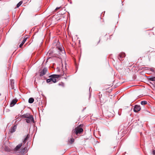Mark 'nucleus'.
Wrapping results in <instances>:
<instances>
[{
	"label": "nucleus",
	"instance_id": "f257e3e1",
	"mask_svg": "<svg viewBox=\"0 0 155 155\" xmlns=\"http://www.w3.org/2000/svg\"><path fill=\"white\" fill-rule=\"evenodd\" d=\"M47 69L46 68H44L43 69L39 71L40 76L42 77L47 73L48 75V78H59V75L56 74L49 75V74L47 73Z\"/></svg>",
	"mask_w": 155,
	"mask_h": 155
},
{
	"label": "nucleus",
	"instance_id": "f03ea898",
	"mask_svg": "<svg viewBox=\"0 0 155 155\" xmlns=\"http://www.w3.org/2000/svg\"><path fill=\"white\" fill-rule=\"evenodd\" d=\"M57 48L58 50L59 54L62 56L65 55V52L63 47L62 46H60L57 47Z\"/></svg>",
	"mask_w": 155,
	"mask_h": 155
},
{
	"label": "nucleus",
	"instance_id": "7ed1b4c3",
	"mask_svg": "<svg viewBox=\"0 0 155 155\" xmlns=\"http://www.w3.org/2000/svg\"><path fill=\"white\" fill-rule=\"evenodd\" d=\"M83 130L82 128H81L79 127H78L76 128L75 130H73L72 131V133H74L75 132L76 134L78 135V134H81L83 131Z\"/></svg>",
	"mask_w": 155,
	"mask_h": 155
},
{
	"label": "nucleus",
	"instance_id": "20e7f679",
	"mask_svg": "<svg viewBox=\"0 0 155 155\" xmlns=\"http://www.w3.org/2000/svg\"><path fill=\"white\" fill-rule=\"evenodd\" d=\"M25 120L26 122L28 123H30L31 122H34V120L32 115H31V116L29 117L26 118Z\"/></svg>",
	"mask_w": 155,
	"mask_h": 155
},
{
	"label": "nucleus",
	"instance_id": "39448f33",
	"mask_svg": "<svg viewBox=\"0 0 155 155\" xmlns=\"http://www.w3.org/2000/svg\"><path fill=\"white\" fill-rule=\"evenodd\" d=\"M140 106L139 105H136L134 108V111L135 112H137L140 110Z\"/></svg>",
	"mask_w": 155,
	"mask_h": 155
},
{
	"label": "nucleus",
	"instance_id": "423d86ee",
	"mask_svg": "<svg viewBox=\"0 0 155 155\" xmlns=\"http://www.w3.org/2000/svg\"><path fill=\"white\" fill-rule=\"evenodd\" d=\"M125 56V55L124 53H120L119 55L118 58L120 61L123 60V58H124Z\"/></svg>",
	"mask_w": 155,
	"mask_h": 155
},
{
	"label": "nucleus",
	"instance_id": "0eeeda50",
	"mask_svg": "<svg viewBox=\"0 0 155 155\" xmlns=\"http://www.w3.org/2000/svg\"><path fill=\"white\" fill-rule=\"evenodd\" d=\"M14 80L13 79L10 80V84L11 85V87L12 89H14Z\"/></svg>",
	"mask_w": 155,
	"mask_h": 155
},
{
	"label": "nucleus",
	"instance_id": "6e6552de",
	"mask_svg": "<svg viewBox=\"0 0 155 155\" xmlns=\"http://www.w3.org/2000/svg\"><path fill=\"white\" fill-rule=\"evenodd\" d=\"M16 129V126L15 125L14 127H12L11 129H10V132L11 133H12L14 132Z\"/></svg>",
	"mask_w": 155,
	"mask_h": 155
},
{
	"label": "nucleus",
	"instance_id": "1a4fd4ad",
	"mask_svg": "<svg viewBox=\"0 0 155 155\" xmlns=\"http://www.w3.org/2000/svg\"><path fill=\"white\" fill-rule=\"evenodd\" d=\"M17 100L16 99H14L11 102L10 105L11 106H14L16 103L17 102Z\"/></svg>",
	"mask_w": 155,
	"mask_h": 155
},
{
	"label": "nucleus",
	"instance_id": "9d476101",
	"mask_svg": "<svg viewBox=\"0 0 155 155\" xmlns=\"http://www.w3.org/2000/svg\"><path fill=\"white\" fill-rule=\"evenodd\" d=\"M31 115L27 113L26 114H25L24 115H23L22 116V117L25 118H27L30 116H31Z\"/></svg>",
	"mask_w": 155,
	"mask_h": 155
},
{
	"label": "nucleus",
	"instance_id": "9b49d317",
	"mask_svg": "<svg viewBox=\"0 0 155 155\" xmlns=\"http://www.w3.org/2000/svg\"><path fill=\"white\" fill-rule=\"evenodd\" d=\"M22 145V143H21L19 144L18 145H17L16 146V147H15V150H18V149H19L21 147Z\"/></svg>",
	"mask_w": 155,
	"mask_h": 155
},
{
	"label": "nucleus",
	"instance_id": "f8f14e48",
	"mask_svg": "<svg viewBox=\"0 0 155 155\" xmlns=\"http://www.w3.org/2000/svg\"><path fill=\"white\" fill-rule=\"evenodd\" d=\"M26 40H27V38H24V40L22 41V42L21 44L19 45V47L20 48H21L22 47V46H23V45L24 44L25 41H26Z\"/></svg>",
	"mask_w": 155,
	"mask_h": 155
},
{
	"label": "nucleus",
	"instance_id": "ddd939ff",
	"mask_svg": "<svg viewBox=\"0 0 155 155\" xmlns=\"http://www.w3.org/2000/svg\"><path fill=\"white\" fill-rule=\"evenodd\" d=\"M155 81V78H149L148 81L151 84H153L151 81Z\"/></svg>",
	"mask_w": 155,
	"mask_h": 155
},
{
	"label": "nucleus",
	"instance_id": "4468645a",
	"mask_svg": "<svg viewBox=\"0 0 155 155\" xmlns=\"http://www.w3.org/2000/svg\"><path fill=\"white\" fill-rule=\"evenodd\" d=\"M34 101V99L33 98H30L28 100V102L30 103H32Z\"/></svg>",
	"mask_w": 155,
	"mask_h": 155
},
{
	"label": "nucleus",
	"instance_id": "2eb2a0df",
	"mask_svg": "<svg viewBox=\"0 0 155 155\" xmlns=\"http://www.w3.org/2000/svg\"><path fill=\"white\" fill-rule=\"evenodd\" d=\"M22 3V1L20 2L17 5L16 7L17 8L19 7Z\"/></svg>",
	"mask_w": 155,
	"mask_h": 155
},
{
	"label": "nucleus",
	"instance_id": "dca6fc26",
	"mask_svg": "<svg viewBox=\"0 0 155 155\" xmlns=\"http://www.w3.org/2000/svg\"><path fill=\"white\" fill-rule=\"evenodd\" d=\"M147 102L146 101H141V105H145L147 104Z\"/></svg>",
	"mask_w": 155,
	"mask_h": 155
},
{
	"label": "nucleus",
	"instance_id": "f3484780",
	"mask_svg": "<svg viewBox=\"0 0 155 155\" xmlns=\"http://www.w3.org/2000/svg\"><path fill=\"white\" fill-rule=\"evenodd\" d=\"M47 82L48 83H52V80L51 78H50L47 80Z\"/></svg>",
	"mask_w": 155,
	"mask_h": 155
},
{
	"label": "nucleus",
	"instance_id": "a211bd4d",
	"mask_svg": "<svg viewBox=\"0 0 155 155\" xmlns=\"http://www.w3.org/2000/svg\"><path fill=\"white\" fill-rule=\"evenodd\" d=\"M51 79L52 82L55 83L56 82V78H51Z\"/></svg>",
	"mask_w": 155,
	"mask_h": 155
},
{
	"label": "nucleus",
	"instance_id": "6ab92c4d",
	"mask_svg": "<svg viewBox=\"0 0 155 155\" xmlns=\"http://www.w3.org/2000/svg\"><path fill=\"white\" fill-rule=\"evenodd\" d=\"M28 136H27L24 139V140L23 142L24 143H25L27 141V140L28 139Z\"/></svg>",
	"mask_w": 155,
	"mask_h": 155
},
{
	"label": "nucleus",
	"instance_id": "aec40b11",
	"mask_svg": "<svg viewBox=\"0 0 155 155\" xmlns=\"http://www.w3.org/2000/svg\"><path fill=\"white\" fill-rule=\"evenodd\" d=\"M5 150L7 151H10V149L8 147H5Z\"/></svg>",
	"mask_w": 155,
	"mask_h": 155
},
{
	"label": "nucleus",
	"instance_id": "412c9836",
	"mask_svg": "<svg viewBox=\"0 0 155 155\" xmlns=\"http://www.w3.org/2000/svg\"><path fill=\"white\" fill-rule=\"evenodd\" d=\"M26 149V147H24L23 149L22 150L21 152L22 153H24L25 152V150Z\"/></svg>",
	"mask_w": 155,
	"mask_h": 155
},
{
	"label": "nucleus",
	"instance_id": "4be33fe9",
	"mask_svg": "<svg viewBox=\"0 0 155 155\" xmlns=\"http://www.w3.org/2000/svg\"><path fill=\"white\" fill-rule=\"evenodd\" d=\"M74 139L73 138H71V143H72L74 142Z\"/></svg>",
	"mask_w": 155,
	"mask_h": 155
},
{
	"label": "nucleus",
	"instance_id": "5701e85b",
	"mask_svg": "<svg viewBox=\"0 0 155 155\" xmlns=\"http://www.w3.org/2000/svg\"><path fill=\"white\" fill-rule=\"evenodd\" d=\"M60 8V7H57L55 9V10H57L58 9H59Z\"/></svg>",
	"mask_w": 155,
	"mask_h": 155
},
{
	"label": "nucleus",
	"instance_id": "b1692460",
	"mask_svg": "<svg viewBox=\"0 0 155 155\" xmlns=\"http://www.w3.org/2000/svg\"><path fill=\"white\" fill-rule=\"evenodd\" d=\"M153 153L154 154H155V151L154 150H153Z\"/></svg>",
	"mask_w": 155,
	"mask_h": 155
},
{
	"label": "nucleus",
	"instance_id": "393cba45",
	"mask_svg": "<svg viewBox=\"0 0 155 155\" xmlns=\"http://www.w3.org/2000/svg\"><path fill=\"white\" fill-rule=\"evenodd\" d=\"M149 77H150V76H147V77H146V78H150Z\"/></svg>",
	"mask_w": 155,
	"mask_h": 155
},
{
	"label": "nucleus",
	"instance_id": "a878e982",
	"mask_svg": "<svg viewBox=\"0 0 155 155\" xmlns=\"http://www.w3.org/2000/svg\"><path fill=\"white\" fill-rule=\"evenodd\" d=\"M124 82H121L120 83H123Z\"/></svg>",
	"mask_w": 155,
	"mask_h": 155
},
{
	"label": "nucleus",
	"instance_id": "bb28decb",
	"mask_svg": "<svg viewBox=\"0 0 155 155\" xmlns=\"http://www.w3.org/2000/svg\"><path fill=\"white\" fill-rule=\"evenodd\" d=\"M59 84V85H61V84Z\"/></svg>",
	"mask_w": 155,
	"mask_h": 155
},
{
	"label": "nucleus",
	"instance_id": "cd10ccee",
	"mask_svg": "<svg viewBox=\"0 0 155 155\" xmlns=\"http://www.w3.org/2000/svg\"><path fill=\"white\" fill-rule=\"evenodd\" d=\"M90 87H90L89 90H90Z\"/></svg>",
	"mask_w": 155,
	"mask_h": 155
}]
</instances>
